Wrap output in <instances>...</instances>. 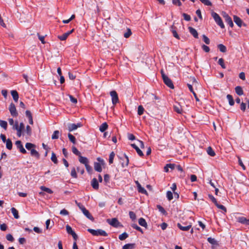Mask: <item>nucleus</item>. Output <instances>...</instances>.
I'll return each mask as SVG.
<instances>
[{
  "label": "nucleus",
  "instance_id": "1",
  "mask_svg": "<svg viewBox=\"0 0 249 249\" xmlns=\"http://www.w3.org/2000/svg\"><path fill=\"white\" fill-rule=\"evenodd\" d=\"M88 231L94 236L101 235L104 236H107V233L105 231L101 229L95 230L91 229H89L88 230Z\"/></svg>",
  "mask_w": 249,
  "mask_h": 249
},
{
  "label": "nucleus",
  "instance_id": "50",
  "mask_svg": "<svg viewBox=\"0 0 249 249\" xmlns=\"http://www.w3.org/2000/svg\"><path fill=\"white\" fill-rule=\"evenodd\" d=\"M71 175L73 178H77V174H76L75 169V168L74 167L72 168V169H71Z\"/></svg>",
  "mask_w": 249,
  "mask_h": 249
},
{
  "label": "nucleus",
  "instance_id": "39",
  "mask_svg": "<svg viewBox=\"0 0 249 249\" xmlns=\"http://www.w3.org/2000/svg\"><path fill=\"white\" fill-rule=\"evenodd\" d=\"M35 147V145L33 143H31L27 142L25 144V147L28 150H31V149H33V148H34Z\"/></svg>",
  "mask_w": 249,
  "mask_h": 249
},
{
  "label": "nucleus",
  "instance_id": "25",
  "mask_svg": "<svg viewBox=\"0 0 249 249\" xmlns=\"http://www.w3.org/2000/svg\"><path fill=\"white\" fill-rule=\"evenodd\" d=\"M139 224L142 226V227H144L145 228H146L147 226V223L145 221V220L143 218H140L139 219Z\"/></svg>",
  "mask_w": 249,
  "mask_h": 249
},
{
  "label": "nucleus",
  "instance_id": "11",
  "mask_svg": "<svg viewBox=\"0 0 249 249\" xmlns=\"http://www.w3.org/2000/svg\"><path fill=\"white\" fill-rule=\"evenodd\" d=\"M17 148L19 149L20 152L23 154L26 153V150L23 147L21 142L20 141H17L15 143Z\"/></svg>",
  "mask_w": 249,
  "mask_h": 249
},
{
  "label": "nucleus",
  "instance_id": "34",
  "mask_svg": "<svg viewBox=\"0 0 249 249\" xmlns=\"http://www.w3.org/2000/svg\"><path fill=\"white\" fill-rule=\"evenodd\" d=\"M174 110L178 113H181L182 108L179 105H174Z\"/></svg>",
  "mask_w": 249,
  "mask_h": 249
},
{
  "label": "nucleus",
  "instance_id": "29",
  "mask_svg": "<svg viewBox=\"0 0 249 249\" xmlns=\"http://www.w3.org/2000/svg\"><path fill=\"white\" fill-rule=\"evenodd\" d=\"M207 240L210 244H211L213 245H216V246L218 245L217 241L214 238H213L212 237H209L208 238Z\"/></svg>",
  "mask_w": 249,
  "mask_h": 249
},
{
  "label": "nucleus",
  "instance_id": "18",
  "mask_svg": "<svg viewBox=\"0 0 249 249\" xmlns=\"http://www.w3.org/2000/svg\"><path fill=\"white\" fill-rule=\"evenodd\" d=\"M131 145L133 148H134L136 150L137 153L140 156L142 157L143 156V154L142 150L135 144L133 143L131 144Z\"/></svg>",
  "mask_w": 249,
  "mask_h": 249
},
{
  "label": "nucleus",
  "instance_id": "62",
  "mask_svg": "<svg viewBox=\"0 0 249 249\" xmlns=\"http://www.w3.org/2000/svg\"><path fill=\"white\" fill-rule=\"evenodd\" d=\"M60 214L63 215H67L69 214V212L67 210L64 209L60 211Z\"/></svg>",
  "mask_w": 249,
  "mask_h": 249
},
{
  "label": "nucleus",
  "instance_id": "54",
  "mask_svg": "<svg viewBox=\"0 0 249 249\" xmlns=\"http://www.w3.org/2000/svg\"><path fill=\"white\" fill-rule=\"evenodd\" d=\"M166 196L169 200L173 199V194L171 191H167L166 193Z\"/></svg>",
  "mask_w": 249,
  "mask_h": 249
},
{
  "label": "nucleus",
  "instance_id": "14",
  "mask_svg": "<svg viewBox=\"0 0 249 249\" xmlns=\"http://www.w3.org/2000/svg\"><path fill=\"white\" fill-rule=\"evenodd\" d=\"M188 29L190 33L193 35V36L195 38H197L198 37L197 32L195 28L192 27H189Z\"/></svg>",
  "mask_w": 249,
  "mask_h": 249
},
{
  "label": "nucleus",
  "instance_id": "17",
  "mask_svg": "<svg viewBox=\"0 0 249 249\" xmlns=\"http://www.w3.org/2000/svg\"><path fill=\"white\" fill-rule=\"evenodd\" d=\"M91 184L92 188L95 190H97L99 188V184L96 178H94L92 179L91 182Z\"/></svg>",
  "mask_w": 249,
  "mask_h": 249
},
{
  "label": "nucleus",
  "instance_id": "37",
  "mask_svg": "<svg viewBox=\"0 0 249 249\" xmlns=\"http://www.w3.org/2000/svg\"><path fill=\"white\" fill-rule=\"evenodd\" d=\"M207 151L208 154L211 156L213 157L215 155V152H214L212 148L210 146L208 148Z\"/></svg>",
  "mask_w": 249,
  "mask_h": 249
},
{
  "label": "nucleus",
  "instance_id": "60",
  "mask_svg": "<svg viewBox=\"0 0 249 249\" xmlns=\"http://www.w3.org/2000/svg\"><path fill=\"white\" fill-rule=\"evenodd\" d=\"M238 159L239 164L242 167L243 169L245 170L246 169V167L244 165L241 159L239 156H238Z\"/></svg>",
  "mask_w": 249,
  "mask_h": 249
},
{
  "label": "nucleus",
  "instance_id": "57",
  "mask_svg": "<svg viewBox=\"0 0 249 249\" xmlns=\"http://www.w3.org/2000/svg\"><path fill=\"white\" fill-rule=\"evenodd\" d=\"M208 196L215 205H216L217 203L216 199L214 197V196L213 195H209Z\"/></svg>",
  "mask_w": 249,
  "mask_h": 249
},
{
  "label": "nucleus",
  "instance_id": "45",
  "mask_svg": "<svg viewBox=\"0 0 249 249\" xmlns=\"http://www.w3.org/2000/svg\"><path fill=\"white\" fill-rule=\"evenodd\" d=\"M51 160L55 164H57V162H58L56 156L55 154L53 152H52V153Z\"/></svg>",
  "mask_w": 249,
  "mask_h": 249
},
{
  "label": "nucleus",
  "instance_id": "55",
  "mask_svg": "<svg viewBox=\"0 0 249 249\" xmlns=\"http://www.w3.org/2000/svg\"><path fill=\"white\" fill-rule=\"evenodd\" d=\"M132 33L130 29H127V32L125 33L124 35V37L125 38L129 37L131 35Z\"/></svg>",
  "mask_w": 249,
  "mask_h": 249
},
{
  "label": "nucleus",
  "instance_id": "26",
  "mask_svg": "<svg viewBox=\"0 0 249 249\" xmlns=\"http://www.w3.org/2000/svg\"><path fill=\"white\" fill-rule=\"evenodd\" d=\"M187 86H188V87L189 90H190V91L193 93L194 96L195 97L196 101H199V100L198 97H197L196 93L195 92V91L193 90L192 86L189 84H188Z\"/></svg>",
  "mask_w": 249,
  "mask_h": 249
},
{
  "label": "nucleus",
  "instance_id": "58",
  "mask_svg": "<svg viewBox=\"0 0 249 249\" xmlns=\"http://www.w3.org/2000/svg\"><path fill=\"white\" fill-rule=\"evenodd\" d=\"M85 167L88 172L89 173H91L92 171V167L89 165L88 163L86 164Z\"/></svg>",
  "mask_w": 249,
  "mask_h": 249
},
{
  "label": "nucleus",
  "instance_id": "4",
  "mask_svg": "<svg viewBox=\"0 0 249 249\" xmlns=\"http://www.w3.org/2000/svg\"><path fill=\"white\" fill-rule=\"evenodd\" d=\"M163 80L164 84L169 87L170 88L173 89L174 88V85L172 80L165 74H163Z\"/></svg>",
  "mask_w": 249,
  "mask_h": 249
},
{
  "label": "nucleus",
  "instance_id": "6",
  "mask_svg": "<svg viewBox=\"0 0 249 249\" xmlns=\"http://www.w3.org/2000/svg\"><path fill=\"white\" fill-rule=\"evenodd\" d=\"M9 110L11 115L13 117H17L18 115V113L17 111L15 105L11 103L9 107Z\"/></svg>",
  "mask_w": 249,
  "mask_h": 249
},
{
  "label": "nucleus",
  "instance_id": "23",
  "mask_svg": "<svg viewBox=\"0 0 249 249\" xmlns=\"http://www.w3.org/2000/svg\"><path fill=\"white\" fill-rule=\"evenodd\" d=\"M94 168L95 170L97 172H101L102 170L101 165L99 162H95L94 164Z\"/></svg>",
  "mask_w": 249,
  "mask_h": 249
},
{
  "label": "nucleus",
  "instance_id": "20",
  "mask_svg": "<svg viewBox=\"0 0 249 249\" xmlns=\"http://www.w3.org/2000/svg\"><path fill=\"white\" fill-rule=\"evenodd\" d=\"M11 93L14 100L16 102H18V92L15 90H13L11 91Z\"/></svg>",
  "mask_w": 249,
  "mask_h": 249
},
{
  "label": "nucleus",
  "instance_id": "2",
  "mask_svg": "<svg viewBox=\"0 0 249 249\" xmlns=\"http://www.w3.org/2000/svg\"><path fill=\"white\" fill-rule=\"evenodd\" d=\"M212 16L213 18H214L215 21L216 22V23L222 29L224 28L225 26L224 24L221 19V18L220 17V16L216 13L213 12Z\"/></svg>",
  "mask_w": 249,
  "mask_h": 249
},
{
  "label": "nucleus",
  "instance_id": "27",
  "mask_svg": "<svg viewBox=\"0 0 249 249\" xmlns=\"http://www.w3.org/2000/svg\"><path fill=\"white\" fill-rule=\"evenodd\" d=\"M108 127V125L107 123H103L101 126H100L99 130L101 132H104L106 129H107Z\"/></svg>",
  "mask_w": 249,
  "mask_h": 249
},
{
  "label": "nucleus",
  "instance_id": "63",
  "mask_svg": "<svg viewBox=\"0 0 249 249\" xmlns=\"http://www.w3.org/2000/svg\"><path fill=\"white\" fill-rule=\"evenodd\" d=\"M246 108V104L245 103L242 102L240 105V109L243 111H245Z\"/></svg>",
  "mask_w": 249,
  "mask_h": 249
},
{
  "label": "nucleus",
  "instance_id": "28",
  "mask_svg": "<svg viewBox=\"0 0 249 249\" xmlns=\"http://www.w3.org/2000/svg\"><path fill=\"white\" fill-rule=\"evenodd\" d=\"M6 148L9 150H11L12 148V142L10 139H8L5 142Z\"/></svg>",
  "mask_w": 249,
  "mask_h": 249
},
{
  "label": "nucleus",
  "instance_id": "8",
  "mask_svg": "<svg viewBox=\"0 0 249 249\" xmlns=\"http://www.w3.org/2000/svg\"><path fill=\"white\" fill-rule=\"evenodd\" d=\"M222 15L225 21L230 25V27H233V23L231 18L225 12L223 13Z\"/></svg>",
  "mask_w": 249,
  "mask_h": 249
},
{
  "label": "nucleus",
  "instance_id": "41",
  "mask_svg": "<svg viewBox=\"0 0 249 249\" xmlns=\"http://www.w3.org/2000/svg\"><path fill=\"white\" fill-rule=\"evenodd\" d=\"M72 151L75 155L78 156V157L81 155V153L74 146L72 147Z\"/></svg>",
  "mask_w": 249,
  "mask_h": 249
},
{
  "label": "nucleus",
  "instance_id": "10",
  "mask_svg": "<svg viewBox=\"0 0 249 249\" xmlns=\"http://www.w3.org/2000/svg\"><path fill=\"white\" fill-rule=\"evenodd\" d=\"M233 20L234 22L240 27H241L242 25L245 26H246V24L243 23L242 19L237 16H233Z\"/></svg>",
  "mask_w": 249,
  "mask_h": 249
},
{
  "label": "nucleus",
  "instance_id": "42",
  "mask_svg": "<svg viewBox=\"0 0 249 249\" xmlns=\"http://www.w3.org/2000/svg\"><path fill=\"white\" fill-rule=\"evenodd\" d=\"M218 63L220 65L223 69L226 68V66L224 64V60L223 58H221L219 59Z\"/></svg>",
  "mask_w": 249,
  "mask_h": 249
},
{
  "label": "nucleus",
  "instance_id": "46",
  "mask_svg": "<svg viewBox=\"0 0 249 249\" xmlns=\"http://www.w3.org/2000/svg\"><path fill=\"white\" fill-rule=\"evenodd\" d=\"M144 108L142 106H139L138 108V114L139 115H141L143 113Z\"/></svg>",
  "mask_w": 249,
  "mask_h": 249
},
{
  "label": "nucleus",
  "instance_id": "16",
  "mask_svg": "<svg viewBox=\"0 0 249 249\" xmlns=\"http://www.w3.org/2000/svg\"><path fill=\"white\" fill-rule=\"evenodd\" d=\"M136 183L137 184L139 192L143 194H147V191H146V190L141 186V184L138 181H136Z\"/></svg>",
  "mask_w": 249,
  "mask_h": 249
},
{
  "label": "nucleus",
  "instance_id": "35",
  "mask_svg": "<svg viewBox=\"0 0 249 249\" xmlns=\"http://www.w3.org/2000/svg\"><path fill=\"white\" fill-rule=\"evenodd\" d=\"M128 237V234L124 232L119 236V239L120 240H124Z\"/></svg>",
  "mask_w": 249,
  "mask_h": 249
},
{
  "label": "nucleus",
  "instance_id": "56",
  "mask_svg": "<svg viewBox=\"0 0 249 249\" xmlns=\"http://www.w3.org/2000/svg\"><path fill=\"white\" fill-rule=\"evenodd\" d=\"M215 205L218 209L223 210L225 212H227L226 207L223 205L219 204L218 203Z\"/></svg>",
  "mask_w": 249,
  "mask_h": 249
},
{
  "label": "nucleus",
  "instance_id": "33",
  "mask_svg": "<svg viewBox=\"0 0 249 249\" xmlns=\"http://www.w3.org/2000/svg\"><path fill=\"white\" fill-rule=\"evenodd\" d=\"M135 248V244H127L123 247V249H133Z\"/></svg>",
  "mask_w": 249,
  "mask_h": 249
},
{
  "label": "nucleus",
  "instance_id": "64",
  "mask_svg": "<svg viewBox=\"0 0 249 249\" xmlns=\"http://www.w3.org/2000/svg\"><path fill=\"white\" fill-rule=\"evenodd\" d=\"M69 97H70V100L71 101L74 103V104H76L77 103V100L76 98H75L74 97H73L72 95H69Z\"/></svg>",
  "mask_w": 249,
  "mask_h": 249
},
{
  "label": "nucleus",
  "instance_id": "3",
  "mask_svg": "<svg viewBox=\"0 0 249 249\" xmlns=\"http://www.w3.org/2000/svg\"><path fill=\"white\" fill-rule=\"evenodd\" d=\"M78 207L81 209L82 212H83V214L89 219L91 220V221L94 220V218L93 216L91 215L90 213L88 210H87L84 206L83 205H80V204H78Z\"/></svg>",
  "mask_w": 249,
  "mask_h": 249
},
{
  "label": "nucleus",
  "instance_id": "61",
  "mask_svg": "<svg viewBox=\"0 0 249 249\" xmlns=\"http://www.w3.org/2000/svg\"><path fill=\"white\" fill-rule=\"evenodd\" d=\"M182 16L184 18V19L186 20V21H190L191 20V17L190 16L187 14H185V13H183L182 14Z\"/></svg>",
  "mask_w": 249,
  "mask_h": 249
},
{
  "label": "nucleus",
  "instance_id": "36",
  "mask_svg": "<svg viewBox=\"0 0 249 249\" xmlns=\"http://www.w3.org/2000/svg\"><path fill=\"white\" fill-rule=\"evenodd\" d=\"M0 126L2 128L4 129L5 130H6L7 128V122L0 120Z\"/></svg>",
  "mask_w": 249,
  "mask_h": 249
},
{
  "label": "nucleus",
  "instance_id": "32",
  "mask_svg": "<svg viewBox=\"0 0 249 249\" xmlns=\"http://www.w3.org/2000/svg\"><path fill=\"white\" fill-rule=\"evenodd\" d=\"M40 188L42 191L46 192L49 194H52L53 193V191L51 189L45 186H41Z\"/></svg>",
  "mask_w": 249,
  "mask_h": 249
},
{
  "label": "nucleus",
  "instance_id": "12",
  "mask_svg": "<svg viewBox=\"0 0 249 249\" xmlns=\"http://www.w3.org/2000/svg\"><path fill=\"white\" fill-rule=\"evenodd\" d=\"M82 126L80 123H78L77 124H71L68 125V130L70 131H72L76 129L78 127H80Z\"/></svg>",
  "mask_w": 249,
  "mask_h": 249
},
{
  "label": "nucleus",
  "instance_id": "19",
  "mask_svg": "<svg viewBox=\"0 0 249 249\" xmlns=\"http://www.w3.org/2000/svg\"><path fill=\"white\" fill-rule=\"evenodd\" d=\"M177 226L180 230H181L183 231H187L189 230L191 228V225H189L186 226H183L181 225V224L178 223Z\"/></svg>",
  "mask_w": 249,
  "mask_h": 249
},
{
  "label": "nucleus",
  "instance_id": "48",
  "mask_svg": "<svg viewBox=\"0 0 249 249\" xmlns=\"http://www.w3.org/2000/svg\"><path fill=\"white\" fill-rule=\"evenodd\" d=\"M124 158L125 159V161L124 162L122 163V166L123 167H124L125 166H127L128 164V163H129L128 157L126 155H124Z\"/></svg>",
  "mask_w": 249,
  "mask_h": 249
},
{
  "label": "nucleus",
  "instance_id": "15",
  "mask_svg": "<svg viewBox=\"0 0 249 249\" xmlns=\"http://www.w3.org/2000/svg\"><path fill=\"white\" fill-rule=\"evenodd\" d=\"M73 31V29L71 30V31L68 32H67V33H65V34H64L63 35H62V36H58V38L61 40H65L67 39V38L68 37V36L71 34L72 33V32Z\"/></svg>",
  "mask_w": 249,
  "mask_h": 249
},
{
  "label": "nucleus",
  "instance_id": "5",
  "mask_svg": "<svg viewBox=\"0 0 249 249\" xmlns=\"http://www.w3.org/2000/svg\"><path fill=\"white\" fill-rule=\"evenodd\" d=\"M107 221L110 225L115 228L122 226L121 223L116 218H113L111 219H108Z\"/></svg>",
  "mask_w": 249,
  "mask_h": 249
},
{
  "label": "nucleus",
  "instance_id": "53",
  "mask_svg": "<svg viewBox=\"0 0 249 249\" xmlns=\"http://www.w3.org/2000/svg\"><path fill=\"white\" fill-rule=\"evenodd\" d=\"M202 37H203V41L206 44L208 45L210 44V40L209 38L206 36H205V35H203L202 36Z\"/></svg>",
  "mask_w": 249,
  "mask_h": 249
},
{
  "label": "nucleus",
  "instance_id": "59",
  "mask_svg": "<svg viewBox=\"0 0 249 249\" xmlns=\"http://www.w3.org/2000/svg\"><path fill=\"white\" fill-rule=\"evenodd\" d=\"M6 238L8 241H9L11 242H13L14 240V237H13L12 235L11 234H7Z\"/></svg>",
  "mask_w": 249,
  "mask_h": 249
},
{
  "label": "nucleus",
  "instance_id": "52",
  "mask_svg": "<svg viewBox=\"0 0 249 249\" xmlns=\"http://www.w3.org/2000/svg\"><path fill=\"white\" fill-rule=\"evenodd\" d=\"M129 215L130 218L132 220H135V219H136V214H135L133 212L130 211V212H129Z\"/></svg>",
  "mask_w": 249,
  "mask_h": 249
},
{
  "label": "nucleus",
  "instance_id": "22",
  "mask_svg": "<svg viewBox=\"0 0 249 249\" xmlns=\"http://www.w3.org/2000/svg\"><path fill=\"white\" fill-rule=\"evenodd\" d=\"M235 91L236 94L240 96L243 95L244 93L242 88L240 86L236 87L235 88Z\"/></svg>",
  "mask_w": 249,
  "mask_h": 249
},
{
  "label": "nucleus",
  "instance_id": "38",
  "mask_svg": "<svg viewBox=\"0 0 249 249\" xmlns=\"http://www.w3.org/2000/svg\"><path fill=\"white\" fill-rule=\"evenodd\" d=\"M59 131L58 130H55L54 131L52 136V139H57L59 138Z\"/></svg>",
  "mask_w": 249,
  "mask_h": 249
},
{
  "label": "nucleus",
  "instance_id": "9",
  "mask_svg": "<svg viewBox=\"0 0 249 249\" xmlns=\"http://www.w3.org/2000/svg\"><path fill=\"white\" fill-rule=\"evenodd\" d=\"M67 232L71 234L75 240H76L78 238V236L75 232L72 230V228L68 225L66 227Z\"/></svg>",
  "mask_w": 249,
  "mask_h": 249
},
{
  "label": "nucleus",
  "instance_id": "51",
  "mask_svg": "<svg viewBox=\"0 0 249 249\" xmlns=\"http://www.w3.org/2000/svg\"><path fill=\"white\" fill-rule=\"evenodd\" d=\"M202 3L207 6H211L212 2L209 0H199Z\"/></svg>",
  "mask_w": 249,
  "mask_h": 249
},
{
  "label": "nucleus",
  "instance_id": "43",
  "mask_svg": "<svg viewBox=\"0 0 249 249\" xmlns=\"http://www.w3.org/2000/svg\"><path fill=\"white\" fill-rule=\"evenodd\" d=\"M31 154L32 156H35V157H37L38 158L39 157V153H38V152L37 151H36L35 149H31Z\"/></svg>",
  "mask_w": 249,
  "mask_h": 249
},
{
  "label": "nucleus",
  "instance_id": "21",
  "mask_svg": "<svg viewBox=\"0 0 249 249\" xmlns=\"http://www.w3.org/2000/svg\"><path fill=\"white\" fill-rule=\"evenodd\" d=\"M79 161L81 163L85 164V165L89 162L88 159L86 157L82 156L81 155L79 156Z\"/></svg>",
  "mask_w": 249,
  "mask_h": 249
},
{
  "label": "nucleus",
  "instance_id": "49",
  "mask_svg": "<svg viewBox=\"0 0 249 249\" xmlns=\"http://www.w3.org/2000/svg\"><path fill=\"white\" fill-rule=\"evenodd\" d=\"M131 226L134 229L137 230V231L141 232L142 233L143 232L142 230L140 227H139L137 224H132Z\"/></svg>",
  "mask_w": 249,
  "mask_h": 249
},
{
  "label": "nucleus",
  "instance_id": "40",
  "mask_svg": "<svg viewBox=\"0 0 249 249\" xmlns=\"http://www.w3.org/2000/svg\"><path fill=\"white\" fill-rule=\"evenodd\" d=\"M68 137L70 140V141L72 142L73 143L75 144L76 143V139L75 138L71 133L68 134Z\"/></svg>",
  "mask_w": 249,
  "mask_h": 249
},
{
  "label": "nucleus",
  "instance_id": "31",
  "mask_svg": "<svg viewBox=\"0 0 249 249\" xmlns=\"http://www.w3.org/2000/svg\"><path fill=\"white\" fill-rule=\"evenodd\" d=\"M217 47L221 52L225 53L227 51L226 47L222 44L218 45Z\"/></svg>",
  "mask_w": 249,
  "mask_h": 249
},
{
  "label": "nucleus",
  "instance_id": "44",
  "mask_svg": "<svg viewBox=\"0 0 249 249\" xmlns=\"http://www.w3.org/2000/svg\"><path fill=\"white\" fill-rule=\"evenodd\" d=\"M25 132L29 136H30L31 135L32 128L29 125L26 126Z\"/></svg>",
  "mask_w": 249,
  "mask_h": 249
},
{
  "label": "nucleus",
  "instance_id": "24",
  "mask_svg": "<svg viewBox=\"0 0 249 249\" xmlns=\"http://www.w3.org/2000/svg\"><path fill=\"white\" fill-rule=\"evenodd\" d=\"M11 212L12 213H13L14 217L16 218V219H18L19 218V216L18 215V211L17 210V209L14 207L12 208L11 209Z\"/></svg>",
  "mask_w": 249,
  "mask_h": 249
},
{
  "label": "nucleus",
  "instance_id": "7",
  "mask_svg": "<svg viewBox=\"0 0 249 249\" xmlns=\"http://www.w3.org/2000/svg\"><path fill=\"white\" fill-rule=\"evenodd\" d=\"M110 95L111 97L112 102L113 105H116L119 101V98L117 92L115 90L110 91Z\"/></svg>",
  "mask_w": 249,
  "mask_h": 249
},
{
  "label": "nucleus",
  "instance_id": "30",
  "mask_svg": "<svg viewBox=\"0 0 249 249\" xmlns=\"http://www.w3.org/2000/svg\"><path fill=\"white\" fill-rule=\"evenodd\" d=\"M227 98L228 100L230 105L233 106L234 104V102L232 98V96L230 94H228L227 95Z\"/></svg>",
  "mask_w": 249,
  "mask_h": 249
},
{
  "label": "nucleus",
  "instance_id": "47",
  "mask_svg": "<svg viewBox=\"0 0 249 249\" xmlns=\"http://www.w3.org/2000/svg\"><path fill=\"white\" fill-rule=\"evenodd\" d=\"M115 157V153L113 152H112L109 155V163L111 164L113 162V159Z\"/></svg>",
  "mask_w": 249,
  "mask_h": 249
},
{
  "label": "nucleus",
  "instance_id": "13",
  "mask_svg": "<svg viewBox=\"0 0 249 249\" xmlns=\"http://www.w3.org/2000/svg\"><path fill=\"white\" fill-rule=\"evenodd\" d=\"M237 221L245 225H249V219H247L245 217L241 216L238 217Z\"/></svg>",
  "mask_w": 249,
  "mask_h": 249
}]
</instances>
